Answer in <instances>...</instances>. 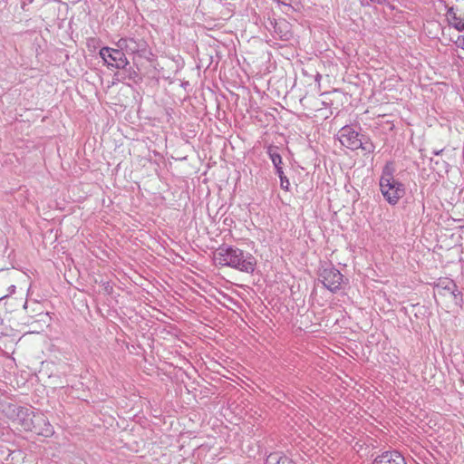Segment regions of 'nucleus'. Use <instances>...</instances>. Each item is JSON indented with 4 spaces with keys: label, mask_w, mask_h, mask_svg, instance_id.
I'll return each mask as SVG.
<instances>
[{
    "label": "nucleus",
    "mask_w": 464,
    "mask_h": 464,
    "mask_svg": "<svg viewBox=\"0 0 464 464\" xmlns=\"http://www.w3.org/2000/svg\"><path fill=\"white\" fill-rule=\"evenodd\" d=\"M51 317L48 313H40L37 318L31 323V334H40L50 325Z\"/></svg>",
    "instance_id": "10"
},
{
    "label": "nucleus",
    "mask_w": 464,
    "mask_h": 464,
    "mask_svg": "<svg viewBox=\"0 0 464 464\" xmlns=\"http://www.w3.org/2000/svg\"><path fill=\"white\" fill-rule=\"evenodd\" d=\"M280 181H281V184H280V185H281V188H282L283 189L287 190V189H288V188H289V185H290L289 180L287 179V178H286V177H284L283 179H280Z\"/></svg>",
    "instance_id": "15"
},
{
    "label": "nucleus",
    "mask_w": 464,
    "mask_h": 464,
    "mask_svg": "<svg viewBox=\"0 0 464 464\" xmlns=\"http://www.w3.org/2000/svg\"><path fill=\"white\" fill-rule=\"evenodd\" d=\"M372 3H381L382 0H370Z\"/></svg>",
    "instance_id": "21"
},
{
    "label": "nucleus",
    "mask_w": 464,
    "mask_h": 464,
    "mask_svg": "<svg viewBox=\"0 0 464 464\" xmlns=\"http://www.w3.org/2000/svg\"><path fill=\"white\" fill-rule=\"evenodd\" d=\"M394 167L392 162L385 165L380 179L381 191L385 199L392 205L404 196V186L393 177Z\"/></svg>",
    "instance_id": "2"
},
{
    "label": "nucleus",
    "mask_w": 464,
    "mask_h": 464,
    "mask_svg": "<svg viewBox=\"0 0 464 464\" xmlns=\"http://www.w3.org/2000/svg\"><path fill=\"white\" fill-rule=\"evenodd\" d=\"M276 173L279 176L280 179H283L284 177H285L284 175V171L282 169V167L276 168Z\"/></svg>",
    "instance_id": "18"
},
{
    "label": "nucleus",
    "mask_w": 464,
    "mask_h": 464,
    "mask_svg": "<svg viewBox=\"0 0 464 464\" xmlns=\"http://www.w3.org/2000/svg\"><path fill=\"white\" fill-rule=\"evenodd\" d=\"M320 280L324 285L331 292H335L340 289L343 282V275L339 270L333 266H327L321 270Z\"/></svg>",
    "instance_id": "5"
},
{
    "label": "nucleus",
    "mask_w": 464,
    "mask_h": 464,
    "mask_svg": "<svg viewBox=\"0 0 464 464\" xmlns=\"http://www.w3.org/2000/svg\"><path fill=\"white\" fill-rule=\"evenodd\" d=\"M117 47L130 54H140L144 56L147 53V44L143 40H135L133 38H121L117 44Z\"/></svg>",
    "instance_id": "7"
},
{
    "label": "nucleus",
    "mask_w": 464,
    "mask_h": 464,
    "mask_svg": "<svg viewBox=\"0 0 464 464\" xmlns=\"http://www.w3.org/2000/svg\"><path fill=\"white\" fill-rule=\"evenodd\" d=\"M28 295H29V288L26 291V298L28 297ZM26 305H27V299L25 300L24 306L26 307Z\"/></svg>",
    "instance_id": "20"
},
{
    "label": "nucleus",
    "mask_w": 464,
    "mask_h": 464,
    "mask_svg": "<svg viewBox=\"0 0 464 464\" xmlns=\"http://www.w3.org/2000/svg\"><path fill=\"white\" fill-rule=\"evenodd\" d=\"M447 18L450 25L455 28L456 24L458 22H464L461 18L457 16V14L453 11L452 8H450L447 13Z\"/></svg>",
    "instance_id": "12"
},
{
    "label": "nucleus",
    "mask_w": 464,
    "mask_h": 464,
    "mask_svg": "<svg viewBox=\"0 0 464 464\" xmlns=\"http://www.w3.org/2000/svg\"><path fill=\"white\" fill-rule=\"evenodd\" d=\"M100 56L109 67L122 69L129 64L125 53L120 48L102 47L100 50Z\"/></svg>",
    "instance_id": "4"
},
{
    "label": "nucleus",
    "mask_w": 464,
    "mask_h": 464,
    "mask_svg": "<svg viewBox=\"0 0 464 464\" xmlns=\"http://www.w3.org/2000/svg\"><path fill=\"white\" fill-rule=\"evenodd\" d=\"M372 464H407L404 457L397 450L385 451L375 458Z\"/></svg>",
    "instance_id": "9"
},
{
    "label": "nucleus",
    "mask_w": 464,
    "mask_h": 464,
    "mask_svg": "<svg viewBox=\"0 0 464 464\" xmlns=\"http://www.w3.org/2000/svg\"><path fill=\"white\" fill-rule=\"evenodd\" d=\"M279 464H295V463L288 457L283 455Z\"/></svg>",
    "instance_id": "16"
},
{
    "label": "nucleus",
    "mask_w": 464,
    "mask_h": 464,
    "mask_svg": "<svg viewBox=\"0 0 464 464\" xmlns=\"http://www.w3.org/2000/svg\"><path fill=\"white\" fill-rule=\"evenodd\" d=\"M213 258L218 266H229L247 274H252L256 266V260L252 254L231 246H219L214 252Z\"/></svg>",
    "instance_id": "1"
},
{
    "label": "nucleus",
    "mask_w": 464,
    "mask_h": 464,
    "mask_svg": "<svg viewBox=\"0 0 464 464\" xmlns=\"http://www.w3.org/2000/svg\"><path fill=\"white\" fill-rule=\"evenodd\" d=\"M434 289L435 295H449L456 304L461 301V292L459 290L454 281L450 278H440Z\"/></svg>",
    "instance_id": "6"
},
{
    "label": "nucleus",
    "mask_w": 464,
    "mask_h": 464,
    "mask_svg": "<svg viewBox=\"0 0 464 464\" xmlns=\"http://www.w3.org/2000/svg\"><path fill=\"white\" fill-rule=\"evenodd\" d=\"M455 29L458 30L459 32L464 31V21L458 22V24H456V25H455Z\"/></svg>",
    "instance_id": "17"
},
{
    "label": "nucleus",
    "mask_w": 464,
    "mask_h": 464,
    "mask_svg": "<svg viewBox=\"0 0 464 464\" xmlns=\"http://www.w3.org/2000/svg\"><path fill=\"white\" fill-rule=\"evenodd\" d=\"M338 139L343 146L353 150L362 149L365 153H372L375 148L369 139L364 136L360 137L359 133L350 126H344L340 130Z\"/></svg>",
    "instance_id": "3"
},
{
    "label": "nucleus",
    "mask_w": 464,
    "mask_h": 464,
    "mask_svg": "<svg viewBox=\"0 0 464 464\" xmlns=\"http://www.w3.org/2000/svg\"><path fill=\"white\" fill-rule=\"evenodd\" d=\"M267 153H268L269 158L272 160L275 168L281 167L282 158H281V155L278 153V148L270 146L267 149Z\"/></svg>",
    "instance_id": "11"
},
{
    "label": "nucleus",
    "mask_w": 464,
    "mask_h": 464,
    "mask_svg": "<svg viewBox=\"0 0 464 464\" xmlns=\"http://www.w3.org/2000/svg\"><path fill=\"white\" fill-rule=\"evenodd\" d=\"M454 43L457 47L464 50V35H459Z\"/></svg>",
    "instance_id": "14"
},
{
    "label": "nucleus",
    "mask_w": 464,
    "mask_h": 464,
    "mask_svg": "<svg viewBox=\"0 0 464 464\" xmlns=\"http://www.w3.org/2000/svg\"><path fill=\"white\" fill-rule=\"evenodd\" d=\"M31 425V432L38 436L49 437L53 433L52 425L41 413L34 414Z\"/></svg>",
    "instance_id": "8"
},
{
    "label": "nucleus",
    "mask_w": 464,
    "mask_h": 464,
    "mask_svg": "<svg viewBox=\"0 0 464 464\" xmlns=\"http://www.w3.org/2000/svg\"><path fill=\"white\" fill-rule=\"evenodd\" d=\"M282 454L278 452L271 453L268 455L266 460V464H279Z\"/></svg>",
    "instance_id": "13"
},
{
    "label": "nucleus",
    "mask_w": 464,
    "mask_h": 464,
    "mask_svg": "<svg viewBox=\"0 0 464 464\" xmlns=\"http://www.w3.org/2000/svg\"><path fill=\"white\" fill-rule=\"evenodd\" d=\"M5 268V259L2 255H0V271L4 270Z\"/></svg>",
    "instance_id": "19"
}]
</instances>
